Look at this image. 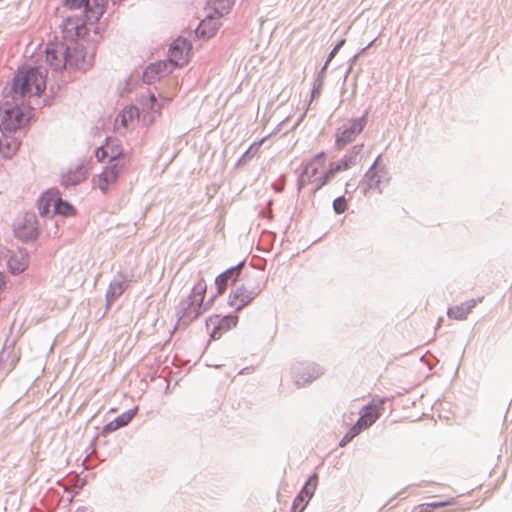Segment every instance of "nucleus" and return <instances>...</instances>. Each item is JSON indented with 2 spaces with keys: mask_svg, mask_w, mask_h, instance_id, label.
<instances>
[{
  "mask_svg": "<svg viewBox=\"0 0 512 512\" xmlns=\"http://www.w3.org/2000/svg\"><path fill=\"white\" fill-rule=\"evenodd\" d=\"M242 266L243 263H240L237 266L227 269L216 277L215 285L218 295H222L226 291L229 282H235L238 279Z\"/></svg>",
  "mask_w": 512,
  "mask_h": 512,
  "instance_id": "ddd939ff",
  "label": "nucleus"
},
{
  "mask_svg": "<svg viewBox=\"0 0 512 512\" xmlns=\"http://www.w3.org/2000/svg\"><path fill=\"white\" fill-rule=\"evenodd\" d=\"M358 434H360V432L354 427L352 426L349 431L344 435V437L342 438V440L340 441L339 445L341 447H344L345 445H347L354 437H356Z\"/></svg>",
  "mask_w": 512,
  "mask_h": 512,
  "instance_id": "2f4dec72",
  "label": "nucleus"
},
{
  "mask_svg": "<svg viewBox=\"0 0 512 512\" xmlns=\"http://www.w3.org/2000/svg\"><path fill=\"white\" fill-rule=\"evenodd\" d=\"M431 504H432L433 510L436 508H440V507L451 506V505L456 504V498L451 497L444 501L432 502Z\"/></svg>",
  "mask_w": 512,
  "mask_h": 512,
  "instance_id": "72a5a7b5",
  "label": "nucleus"
},
{
  "mask_svg": "<svg viewBox=\"0 0 512 512\" xmlns=\"http://www.w3.org/2000/svg\"><path fill=\"white\" fill-rule=\"evenodd\" d=\"M384 400H373L360 412V417L353 425L360 433L371 427L381 415Z\"/></svg>",
  "mask_w": 512,
  "mask_h": 512,
  "instance_id": "6e6552de",
  "label": "nucleus"
},
{
  "mask_svg": "<svg viewBox=\"0 0 512 512\" xmlns=\"http://www.w3.org/2000/svg\"><path fill=\"white\" fill-rule=\"evenodd\" d=\"M481 299L475 300L470 299L464 303H461L459 305L453 306L448 309V316L455 320H464L467 318V316L470 314L472 309L477 305L478 302H480Z\"/></svg>",
  "mask_w": 512,
  "mask_h": 512,
  "instance_id": "aec40b11",
  "label": "nucleus"
},
{
  "mask_svg": "<svg viewBox=\"0 0 512 512\" xmlns=\"http://www.w3.org/2000/svg\"><path fill=\"white\" fill-rule=\"evenodd\" d=\"M122 155V146L118 139L108 137L103 146L99 147L96 151V157L99 161L109 159L110 161H120L122 159L128 160L126 157L120 158Z\"/></svg>",
  "mask_w": 512,
  "mask_h": 512,
  "instance_id": "9b49d317",
  "label": "nucleus"
},
{
  "mask_svg": "<svg viewBox=\"0 0 512 512\" xmlns=\"http://www.w3.org/2000/svg\"><path fill=\"white\" fill-rule=\"evenodd\" d=\"M86 176L87 170L83 166H77L62 175V184L65 186L77 185L85 180Z\"/></svg>",
  "mask_w": 512,
  "mask_h": 512,
  "instance_id": "b1692460",
  "label": "nucleus"
},
{
  "mask_svg": "<svg viewBox=\"0 0 512 512\" xmlns=\"http://www.w3.org/2000/svg\"><path fill=\"white\" fill-rule=\"evenodd\" d=\"M366 125L365 117L350 119L341 125L335 134V144L337 149H343L351 143L358 134L362 132Z\"/></svg>",
  "mask_w": 512,
  "mask_h": 512,
  "instance_id": "423d86ee",
  "label": "nucleus"
},
{
  "mask_svg": "<svg viewBox=\"0 0 512 512\" xmlns=\"http://www.w3.org/2000/svg\"><path fill=\"white\" fill-rule=\"evenodd\" d=\"M156 102H157L156 96L154 94H150L148 101L145 103V105L150 109H154Z\"/></svg>",
  "mask_w": 512,
  "mask_h": 512,
  "instance_id": "e433bc0d",
  "label": "nucleus"
},
{
  "mask_svg": "<svg viewBox=\"0 0 512 512\" xmlns=\"http://www.w3.org/2000/svg\"><path fill=\"white\" fill-rule=\"evenodd\" d=\"M173 69L171 68V63L167 61H158L155 63H151L143 73V79L148 84L155 82L161 77L171 73Z\"/></svg>",
  "mask_w": 512,
  "mask_h": 512,
  "instance_id": "f8f14e48",
  "label": "nucleus"
},
{
  "mask_svg": "<svg viewBox=\"0 0 512 512\" xmlns=\"http://www.w3.org/2000/svg\"><path fill=\"white\" fill-rule=\"evenodd\" d=\"M234 4V0H211V6L219 16L227 14Z\"/></svg>",
  "mask_w": 512,
  "mask_h": 512,
  "instance_id": "c85d7f7f",
  "label": "nucleus"
},
{
  "mask_svg": "<svg viewBox=\"0 0 512 512\" xmlns=\"http://www.w3.org/2000/svg\"><path fill=\"white\" fill-rule=\"evenodd\" d=\"M128 284L125 281H114L110 284L107 291V298L109 301H113L124 293L127 289Z\"/></svg>",
  "mask_w": 512,
  "mask_h": 512,
  "instance_id": "cd10ccee",
  "label": "nucleus"
},
{
  "mask_svg": "<svg viewBox=\"0 0 512 512\" xmlns=\"http://www.w3.org/2000/svg\"><path fill=\"white\" fill-rule=\"evenodd\" d=\"M86 17L82 15L73 14L68 16L62 25L64 37L68 40H76L85 36L88 32Z\"/></svg>",
  "mask_w": 512,
  "mask_h": 512,
  "instance_id": "9d476101",
  "label": "nucleus"
},
{
  "mask_svg": "<svg viewBox=\"0 0 512 512\" xmlns=\"http://www.w3.org/2000/svg\"><path fill=\"white\" fill-rule=\"evenodd\" d=\"M333 209L337 214H342L347 209V200L341 196L333 201Z\"/></svg>",
  "mask_w": 512,
  "mask_h": 512,
  "instance_id": "7c9ffc66",
  "label": "nucleus"
},
{
  "mask_svg": "<svg viewBox=\"0 0 512 512\" xmlns=\"http://www.w3.org/2000/svg\"><path fill=\"white\" fill-rule=\"evenodd\" d=\"M415 512H433V507L431 503L420 504L415 508Z\"/></svg>",
  "mask_w": 512,
  "mask_h": 512,
  "instance_id": "f704fd0d",
  "label": "nucleus"
},
{
  "mask_svg": "<svg viewBox=\"0 0 512 512\" xmlns=\"http://www.w3.org/2000/svg\"><path fill=\"white\" fill-rule=\"evenodd\" d=\"M253 298L254 294L251 291H248L246 288L239 287L231 291L228 302L231 307L236 310H241L248 305Z\"/></svg>",
  "mask_w": 512,
  "mask_h": 512,
  "instance_id": "2eb2a0df",
  "label": "nucleus"
},
{
  "mask_svg": "<svg viewBox=\"0 0 512 512\" xmlns=\"http://www.w3.org/2000/svg\"><path fill=\"white\" fill-rule=\"evenodd\" d=\"M46 88V70L42 67L23 65L13 80L12 96L26 102L27 98L39 96Z\"/></svg>",
  "mask_w": 512,
  "mask_h": 512,
  "instance_id": "f257e3e1",
  "label": "nucleus"
},
{
  "mask_svg": "<svg viewBox=\"0 0 512 512\" xmlns=\"http://www.w3.org/2000/svg\"><path fill=\"white\" fill-rule=\"evenodd\" d=\"M344 40H341L331 51L330 53V59L335 56V54L338 52L339 48L344 44Z\"/></svg>",
  "mask_w": 512,
  "mask_h": 512,
  "instance_id": "4c0bfd02",
  "label": "nucleus"
},
{
  "mask_svg": "<svg viewBox=\"0 0 512 512\" xmlns=\"http://www.w3.org/2000/svg\"><path fill=\"white\" fill-rule=\"evenodd\" d=\"M354 165V157L351 155H344L340 160L331 162L328 166V177L333 179L338 173L344 172Z\"/></svg>",
  "mask_w": 512,
  "mask_h": 512,
  "instance_id": "5701e85b",
  "label": "nucleus"
},
{
  "mask_svg": "<svg viewBox=\"0 0 512 512\" xmlns=\"http://www.w3.org/2000/svg\"><path fill=\"white\" fill-rule=\"evenodd\" d=\"M20 147V141L17 138L14 137H7L5 140V143H1V150L0 153L4 157H12L16 154Z\"/></svg>",
  "mask_w": 512,
  "mask_h": 512,
  "instance_id": "a878e982",
  "label": "nucleus"
},
{
  "mask_svg": "<svg viewBox=\"0 0 512 512\" xmlns=\"http://www.w3.org/2000/svg\"><path fill=\"white\" fill-rule=\"evenodd\" d=\"M191 52L190 43L184 38H177L170 46L168 63L171 68L184 66L189 62Z\"/></svg>",
  "mask_w": 512,
  "mask_h": 512,
  "instance_id": "1a4fd4ad",
  "label": "nucleus"
},
{
  "mask_svg": "<svg viewBox=\"0 0 512 512\" xmlns=\"http://www.w3.org/2000/svg\"><path fill=\"white\" fill-rule=\"evenodd\" d=\"M47 196H51L49 201L53 202V206L57 213L62 214L64 216H70L74 214L75 210L73 206L70 205L68 202H65L59 198H55L51 194H47Z\"/></svg>",
  "mask_w": 512,
  "mask_h": 512,
  "instance_id": "bb28decb",
  "label": "nucleus"
},
{
  "mask_svg": "<svg viewBox=\"0 0 512 512\" xmlns=\"http://www.w3.org/2000/svg\"><path fill=\"white\" fill-rule=\"evenodd\" d=\"M68 48L64 43H50L46 47V62L54 70H62L69 62L79 69H85L89 65L85 56H82V49L75 47L68 58Z\"/></svg>",
  "mask_w": 512,
  "mask_h": 512,
  "instance_id": "7ed1b4c3",
  "label": "nucleus"
},
{
  "mask_svg": "<svg viewBox=\"0 0 512 512\" xmlns=\"http://www.w3.org/2000/svg\"><path fill=\"white\" fill-rule=\"evenodd\" d=\"M117 429H119V427L117 426V424L115 423V421H111L109 422L108 424H106L103 428V434H107V433H110V432H113V431H116Z\"/></svg>",
  "mask_w": 512,
  "mask_h": 512,
  "instance_id": "c9c22d12",
  "label": "nucleus"
},
{
  "mask_svg": "<svg viewBox=\"0 0 512 512\" xmlns=\"http://www.w3.org/2000/svg\"><path fill=\"white\" fill-rule=\"evenodd\" d=\"M32 118V108L18 97L11 96L0 107V128L14 132L25 127Z\"/></svg>",
  "mask_w": 512,
  "mask_h": 512,
  "instance_id": "f03ea898",
  "label": "nucleus"
},
{
  "mask_svg": "<svg viewBox=\"0 0 512 512\" xmlns=\"http://www.w3.org/2000/svg\"><path fill=\"white\" fill-rule=\"evenodd\" d=\"M29 265L28 254L22 250L13 253L8 260V268L11 273L19 274L24 272Z\"/></svg>",
  "mask_w": 512,
  "mask_h": 512,
  "instance_id": "6ab92c4d",
  "label": "nucleus"
},
{
  "mask_svg": "<svg viewBox=\"0 0 512 512\" xmlns=\"http://www.w3.org/2000/svg\"><path fill=\"white\" fill-rule=\"evenodd\" d=\"M129 164L128 160L122 159L103 169V171L94 178V185L103 193H107L113 187Z\"/></svg>",
  "mask_w": 512,
  "mask_h": 512,
  "instance_id": "39448f33",
  "label": "nucleus"
},
{
  "mask_svg": "<svg viewBox=\"0 0 512 512\" xmlns=\"http://www.w3.org/2000/svg\"><path fill=\"white\" fill-rule=\"evenodd\" d=\"M5 284V275L2 272H0V292L4 289Z\"/></svg>",
  "mask_w": 512,
  "mask_h": 512,
  "instance_id": "58836bf2",
  "label": "nucleus"
},
{
  "mask_svg": "<svg viewBox=\"0 0 512 512\" xmlns=\"http://www.w3.org/2000/svg\"><path fill=\"white\" fill-rule=\"evenodd\" d=\"M137 411H138V407H135L132 410H129V411L121 414L119 417L114 419V421L119 428L126 426L134 418Z\"/></svg>",
  "mask_w": 512,
  "mask_h": 512,
  "instance_id": "c756f323",
  "label": "nucleus"
},
{
  "mask_svg": "<svg viewBox=\"0 0 512 512\" xmlns=\"http://www.w3.org/2000/svg\"><path fill=\"white\" fill-rule=\"evenodd\" d=\"M161 108H162V104H161V105H159V106H158V108H157V110H156V112H157L158 114H161Z\"/></svg>",
  "mask_w": 512,
  "mask_h": 512,
  "instance_id": "ea45409f",
  "label": "nucleus"
},
{
  "mask_svg": "<svg viewBox=\"0 0 512 512\" xmlns=\"http://www.w3.org/2000/svg\"><path fill=\"white\" fill-rule=\"evenodd\" d=\"M379 159L380 157L376 159L373 166L365 174L364 181L367 184V190L378 189L379 192H381L379 186L384 179L386 172L383 167L379 166Z\"/></svg>",
  "mask_w": 512,
  "mask_h": 512,
  "instance_id": "4468645a",
  "label": "nucleus"
},
{
  "mask_svg": "<svg viewBox=\"0 0 512 512\" xmlns=\"http://www.w3.org/2000/svg\"><path fill=\"white\" fill-rule=\"evenodd\" d=\"M220 22L214 17H207L201 21L196 29V35L199 38L208 40L216 35L220 28Z\"/></svg>",
  "mask_w": 512,
  "mask_h": 512,
  "instance_id": "dca6fc26",
  "label": "nucleus"
},
{
  "mask_svg": "<svg viewBox=\"0 0 512 512\" xmlns=\"http://www.w3.org/2000/svg\"><path fill=\"white\" fill-rule=\"evenodd\" d=\"M207 290V284L204 279H200L193 287L192 289V304L197 305V309H195L196 316L201 314V306L203 303V300L205 298Z\"/></svg>",
  "mask_w": 512,
  "mask_h": 512,
  "instance_id": "393cba45",
  "label": "nucleus"
},
{
  "mask_svg": "<svg viewBox=\"0 0 512 512\" xmlns=\"http://www.w3.org/2000/svg\"><path fill=\"white\" fill-rule=\"evenodd\" d=\"M138 117L139 113L136 107H127L116 118V126L127 129L137 121Z\"/></svg>",
  "mask_w": 512,
  "mask_h": 512,
  "instance_id": "4be33fe9",
  "label": "nucleus"
},
{
  "mask_svg": "<svg viewBox=\"0 0 512 512\" xmlns=\"http://www.w3.org/2000/svg\"><path fill=\"white\" fill-rule=\"evenodd\" d=\"M36 220L34 216L25 219L24 223L20 222L16 226V234L22 240L34 239L37 236Z\"/></svg>",
  "mask_w": 512,
  "mask_h": 512,
  "instance_id": "412c9836",
  "label": "nucleus"
},
{
  "mask_svg": "<svg viewBox=\"0 0 512 512\" xmlns=\"http://www.w3.org/2000/svg\"><path fill=\"white\" fill-rule=\"evenodd\" d=\"M86 0H66L65 6L71 10L80 9L85 6Z\"/></svg>",
  "mask_w": 512,
  "mask_h": 512,
  "instance_id": "473e14b6",
  "label": "nucleus"
},
{
  "mask_svg": "<svg viewBox=\"0 0 512 512\" xmlns=\"http://www.w3.org/2000/svg\"><path fill=\"white\" fill-rule=\"evenodd\" d=\"M108 0H86L85 17L90 22H96L103 15Z\"/></svg>",
  "mask_w": 512,
  "mask_h": 512,
  "instance_id": "a211bd4d",
  "label": "nucleus"
},
{
  "mask_svg": "<svg viewBox=\"0 0 512 512\" xmlns=\"http://www.w3.org/2000/svg\"><path fill=\"white\" fill-rule=\"evenodd\" d=\"M238 316L227 315L220 317L218 315L210 316L206 321V327L210 332V336L214 340L220 339L223 334L236 327Z\"/></svg>",
  "mask_w": 512,
  "mask_h": 512,
  "instance_id": "0eeeda50",
  "label": "nucleus"
},
{
  "mask_svg": "<svg viewBox=\"0 0 512 512\" xmlns=\"http://www.w3.org/2000/svg\"><path fill=\"white\" fill-rule=\"evenodd\" d=\"M317 475H312L308 481L306 482L305 486L300 491L299 495L295 498L293 507L294 509H297L299 506H301V510L304 509L306 504H303V502H308L310 498L313 496L316 486H317Z\"/></svg>",
  "mask_w": 512,
  "mask_h": 512,
  "instance_id": "f3484780",
  "label": "nucleus"
},
{
  "mask_svg": "<svg viewBox=\"0 0 512 512\" xmlns=\"http://www.w3.org/2000/svg\"><path fill=\"white\" fill-rule=\"evenodd\" d=\"M300 185L314 184V191L321 189L329 181L327 156L325 152L316 154L306 164L301 176Z\"/></svg>",
  "mask_w": 512,
  "mask_h": 512,
  "instance_id": "20e7f679",
  "label": "nucleus"
}]
</instances>
